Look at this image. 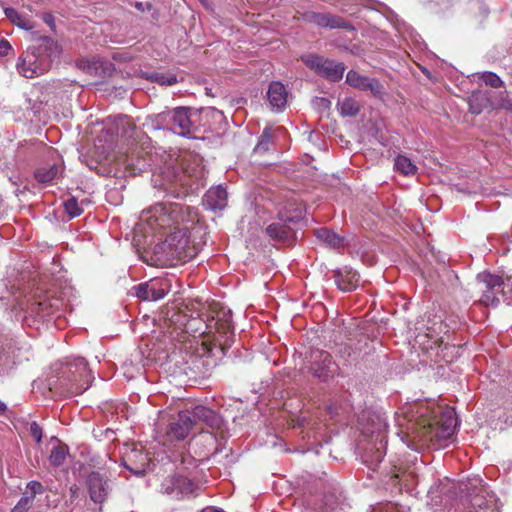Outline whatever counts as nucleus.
<instances>
[{"mask_svg":"<svg viewBox=\"0 0 512 512\" xmlns=\"http://www.w3.org/2000/svg\"><path fill=\"white\" fill-rule=\"evenodd\" d=\"M198 221L197 210L180 203H157L141 213L137 224L145 236L174 227L163 242L155 245L154 253L159 260L183 261L194 258L197 249L189 238V224Z\"/></svg>","mask_w":512,"mask_h":512,"instance_id":"f257e3e1","label":"nucleus"},{"mask_svg":"<svg viewBox=\"0 0 512 512\" xmlns=\"http://www.w3.org/2000/svg\"><path fill=\"white\" fill-rule=\"evenodd\" d=\"M395 420L400 430L397 433L408 447L411 442L439 449L453 436L457 419L452 408L430 402L406 404L396 412Z\"/></svg>","mask_w":512,"mask_h":512,"instance_id":"f03ea898","label":"nucleus"},{"mask_svg":"<svg viewBox=\"0 0 512 512\" xmlns=\"http://www.w3.org/2000/svg\"><path fill=\"white\" fill-rule=\"evenodd\" d=\"M222 426L221 417L212 409L198 405L192 409L180 411L166 430L169 441H182L192 432L203 431L205 427L218 430Z\"/></svg>","mask_w":512,"mask_h":512,"instance_id":"7ed1b4c3","label":"nucleus"},{"mask_svg":"<svg viewBox=\"0 0 512 512\" xmlns=\"http://www.w3.org/2000/svg\"><path fill=\"white\" fill-rule=\"evenodd\" d=\"M60 54L58 44L49 37L40 38L16 64L17 71L25 78H35L49 70L53 58Z\"/></svg>","mask_w":512,"mask_h":512,"instance_id":"20e7f679","label":"nucleus"},{"mask_svg":"<svg viewBox=\"0 0 512 512\" xmlns=\"http://www.w3.org/2000/svg\"><path fill=\"white\" fill-rule=\"evenodd\" d=\"M468 498L462 501L460 512H500L494 493L488 491L479 477L468 479Z\"/></svg>","mask_w":512,"mask_h":512,"instance_id":"39448f33","label":"nucleus"},{"mask_svg":"<svg viewBox=\"0 0 512 512\" xmlns=\"http://www.w3.org/2000/svg\"><path fill=\"white\" fill-rule=\"evenodd\" d=\"M62 379L66 382L69 392L81 394L86 391L94 380L87 361L82 357L68 358L62 370Z\"/></svg>","mask_w":512,"mask_h":512,"instance_id":"423d86ee","label":"nucleus"},{"mask_svg":"<svg viewBox=\"0 0 512 512\" xmlns=\"http://www.w3.org/2000/svg\"><path fill=\"white\" fill-rule=\"evenodd\" d=\"M506 109L512 110V101L508 98L506 92L499 95L493 91H476L469 97V111L472 114L479 115L488 109Z\"/></svg>","mask_w":512,"mask_h":512,"instance_id":"0eeeda50","label":"nucleus"},{"mask_svg":"<svg viewBox=\"0 0 512 512\" xmlns=\"http://www.w3.org/2000/svg\"><path fill=\"white\" fill-rule=\"evenodd\" d=\"M302 59L306 66L314 70L321 77L332 82H337L343 77L345 66L341 62L326 59L315 54L304 56Z\"/></svg>","mask_w":512,"mask_h":512,"instance_id":"6e6552de","label":"nucleus"},{"mask_svg":"<svg viewBox=\"0 0 512 512\" xmlns=\"http://www.w3.org/2000/svg\"><path fill=\"white\" fill-rule=\"evenodd\" d=\"M191 109L186 107H177L161 115L163 121L170 125V130L174 133L190 137L192 133Z\"/></svg>","mask_w":512,"mask_h":512,"instance_id":"1a4fd4ad","label":"nucleus"},{"mask_svg":"<svg viewBox=\"0 0 512 512\" xmlns=\"http://www.w3.org/2000/svg\"><path fill=\"white\" fill-rule=\"evenodd\" d=\"M346 83L354 89L369 91L378 99H383L386 95L385 88L378 79L362 75L355 70L348 71L346 75Z\"/></svg>","mask_w":512,"mask_h":512,"instance_id":"9d476101","label":"nucleus"},{"mask_svg":"<svg viewBox=\"0 0 512 512\" xmlns=\"http://www.w3.org/2000/svg\"><path fill=\"white\" fill-rule=\"evenodd\" d=\"M477 280L483 286V296L480 299V302L487 306H496L499 303L498 295L502 291V277L488 272H484L478 274Z\"/></svg>","mask_w":512,"mask_h":512,"instance_id":"9b49d317","label":"nucleus"},{"mask_svg":"<svg viewBox=\"0 0 512 512\" xmlns=\"http://www.w3.org/2000/svg\"><path fill=\"white\" fill-rule=\"evenodd\" d=\"M303 21L307 23L314 24L321 28H329V29H348L352 30L353 26L343 19L340 16H336L330 13H322V12H314L307 11L300 15L299 17Z\"/></svg>","mask_w":512,"mask_h":512,"instance_id":"f8f14e48","label":"nucleus"},{"mask_svg":"<svg viewBox=\"0 0 512 512\" xmlns=\"http://www.w3.org/2000/svg\"><path fill=\"white\" fill-rule=\"evenodd\" d=\"M86 486L90 499L97 504H102L112 491L110 480L99 472H91L86 478Z\"/></svg>","mask_w":512,"mask_h":512,"instance_id":"ddd939ff","label":"nucleus"},{"mask_svg":"<svg viewBox=\"0 0 512 512\" xmlns=\"http://www.w3.org/2000/svg\"><path fill=\"white\" fill-rule=\"evenodd\" d=\"M195 484L184 476H169L161 484V492L175 499L193 494Z\"/></svg>","mask_w":512,"mask_h":512,"instance_id":"4468645a","label":"nucleus"},{"mask_svg":"<svg viewBox=\"0 0 512 512\" xmlns=\"http://www.w3.org/2000/svg\"><path fill=\"white\" fill-rule=\"evenodd\" d=\"M311 371L314 376L325 381L333 372L334 362L331 355L322 350H315L311 352Z\"/></svg>","mask_w":512,"mask_h":512,"instance_id":"2eb2a0df","label":"nucleus"},{"mask_svg":"<svg viewBox=\"0 0 512 512\" xmlns=\"http://www.w3.org/2000/svg\"><path fill=\"white\" fill-rule=\"evenodd\" d=\"M207 328L212 332L218 333L217 340L221 345H227L233 335V327L230 317L225 313H217L208 320Z\"/></svg>","mask_w":512,"mask_h":512,"instance_id":"dca6fc26","label":"nucleus"},{"mask_svg":"<svg viewBox=\"0 0 512 512\" xmlns=\"http://www.w3.org/2000/svg\"><path fill=\"white\" fill-rule=\"evenodd\" d=\"M333 278L338 289L342 292H351L355 290L360 282V275L348 266L334 270Z\"/></svg>","mask_w":512,"mask_h":512,"instance_id":"f3484780","label":"nucleus"},{"mask_svg":"<svg viewBox=\"0 0 512 512\" xmlns=\"http://www.w3.org/2000/svg\"><path fill=\"white\" fill-rule=\"evenodd\" d=\"M135 295L142 300L157 301L167 294V287L163 283L151 281L141 283L134 288Z\"/></svg>","mask_w":512,"mask_h":512,"instance_id":"a211bd4d","label":"nucleus"},{"mask_svg":"<svg viewBox=\"0 0 512 512\" xmlns=\"http://www.w3.org/2000/svg\"><path fill=\"white\" fill-rule=\"evenodd\" d=\"M267 98L273 110L281 111L287 105L288 92L281 82L275 81L269 85Z\"/></svg>","mask_w":512,"mask_h":512,"instance_id":"6ab92c4d","label":"nucleus"},{"mask_svg":"<svg viewBox=\"0 0 512 512\" xmlns=\"http://www.w3.org/2000/svg\"><path fill=\"white\" fill-rule=\"evenodd\" d=\"M227 191L222 186L209 189L203 199L204 205L213 211L222 210L227 205Z\"/></svg>","mask_w":512,"mask_h":512,"instance_id":"aec40b11","label":"nucleus"},{"mask_svg":"<svg viewBox=\"0 0 512 512\" xmlns=\"http://www.w3.org/2000/svg\"><path fill=\"white\" fill-rule=\"evenodd\" d=\"M266 232L270 238L280 241L289 242L294 235L293 229L282 220L273 222L267 226Z\"/></svg>","mask_w":512,"mask_h":512,"instance_id":"412c9836","label":"nucleus"},{"mask_svg":"<svg viewBox=\"0 0 512 512\" xmlns=\"http://www.w3.org/2000/svg\"><path fill=\"white\" fill-rule=\"evenodd\" d=\"M63 170L61 165L53 164L49 167H42L36 170L35 178L38 182L46 184L52 182L62 174Z\"/></svg>","mask_w":512,"mask_h":512,"instance_id":"4be33fe9","label":"nucleus"},{"mask_svg":"<svg viewBox=\"0 0 512 512\" xmlns=\"http://www.w3.org/2000/svg\"><path fill=\"white\" fill-rule=\"evenodd\" d=\"M338 110L343 117H353L360 111L358 102L351 97H346L337 104Z\"/></svg>","mask_w":512,"mask_h":512,"instance_id":"5701e85b","label":"nucleus"},{"mask_svg":"<svg viewBox=\"0 0 512 512\" xmlns=\"http://www.w3.org/2000/svg\"><path fill=\"white\" fill-rule=\"evenodd\" d=\"M395 169L405 176L414 175L416 173V165L406 156L398 155L394 162Z\"/></svg>","mask_w":512,"mask_h":512,"instance_id":"b1692460","label":"nucleus"},{"mask_svg":"<svg viewBox=\"0 0 512 512\" xmlns=\"http://www.w3.org/2000/svg\"><path fill=\"white\" fill-rule=\"evenodd\" d=\"M316 237L327 245L338 248L342 245L343 239L326 228L316 230Z\"/></svg>","mask_w":512,"mask_h":512,"instance_id":"393cba45","label":"nucleus"},{"mask_svg":"<svg viewBox=\"0 0 512 512\" xmlns=\"http://www.w3.org/2000/svg\"><path fill=\"white\" fill-rule=\"evenodd\" d=\"M6 16L11 20L12 23L17 25L18 27L31 30L34 28L33 22L27 17L18 13L15 9L8 8L5 10Z\"/></svg>","mask_w":512,"mask_h":512,"instance_id":"a878e982","label":"nucleus"},{"mask_svg":"<svg viewBox=\"0 0 512 512\" xmlns=\"http://www.w3.org/2000/svg\"><path fill=\"white\" fill-rule=\"evenodd\" d=\"M67 452V447L62 444L54 446L49 455L50 464L55 467L61 466L66 460Z\"/></svg>","mask_w":512,"mask_h":512,"instance_id":"bb28decb","label":"nucleus"},{"mask_svg":"<svg viewBox=\"0 0 512 512\" xmlns=\"http://www.w3.org/2000/svg\"><path fill=\"white\" fill-rule=\"evenodd\" d=\"M149 79L164 86H172L177 83V77L174 74L154 72L149 76Z\"/></svg>","mask_w":512,"mask_h":512,"instance_id":"cd10ccee","label":"nucleus"},{"mask_svg":"<svg viewBox=\"0 0 512 512\" xmlns=\"http://www.w3.org/2000/svg\"><path fill=\"white\" fill-rule=\"evenodd\" d=\"M65 212L70 218H75L83 213V208L76 198L71 197L64 202Z\"/></svg>","mask_w":512,"mask_h":512,"instance_id":"c85d7f7f","label":"nucleus"},{"mask_svg":"<svg viewBox=\"0 0 512 512\" xmlns=\"http://www.w3.org/2000/svg\"><path fill=\"white\" fill-rule=\"evenodd\" d=\"M52 304L48 300L40 301L34 304V307L32 308V311L37 314V316L41 318H45L50 316L52 308Z\"/></svg>","mask_w":512,"mask_h":512,"instance_id":"c756f323","label":"nucleus"},{"mask_svg":"<svg viewBox=\"0 0 512 512\" xmlns=\"http://www.w3.org/2000/svg\"><path fill=\"white\" fill-rule=\"evenodd\" d=\"M481 79L486 85H489L493 88H499L503 86V81L493 72H484L481 75Z\"/></svg>","mask_w":512,"mask_h":512,"instance_id":"7c9ffc66","label":"nucleus"},{"mask_svg":"<svg viewBox=\"0 0 512 512\" xmlns=\"http://www.w3.org/2000/svg\"><path fill=\"white\" fill-rule=\"evenodd\" d=\"M384 455H385L384 443H383V437H381V439H380V447L376 448V451H375L374 455L372 456L371 460H369L368 459V455H366L364 461L366 463L370 462L371 465H375L376 466V465H378L382 461Z\"/></svg>","mask_w":512,"mask_h":512,"instance_id":"2f4dec72","label":"nucleus"},{"mask_svg":"<svg viewBox=\"0 0 512 512\" xmlns=\"http://www.w3.org/2000/svg\"><path fill=\"white\" fill-rule=\"evenodd\" d=\"M33 505L31 496L23 495L11 512H27Z\"/></svg>","mask_w":512,"mask_h":512,"instance_id":"473e14b6","label":"nucleus"},{"mask_svg":"<svg viewBox=\"0 0 512 512\" xmlns=\"http://www.w3.org/2000/svg\"><path fill=\"white\" fill-rule=\"evenodd\" d=\"M271 129L265 128L263 134L255 148L256 151H266L269 148V143L271 140Z\"/></svg>","mask_w":512,"mask_h":512,"instance_id":"72a5a7b5","label":"nucleus"},{"mask_svg":"<svg viewBox=\"0 0 512 512\" xmlns=\"http://www.w3.org/2000/svg\"><path fill=\"white\" fill-rule=\"evenodd\" d=\"M42 492H43V486L40 482L30 481L26 486L24 495L31 496V500L34 501L35 495L42 493Z\"/></svg>","mask_w":512,"mask_h":512,"instance_id":"f704fd0d","label":"nucleus"},{"mask_svg":"<svg viewBox=\"0 0 512 512\" xmlns=\"http://www.w3.org/2000/svg\"><path fill=\"white\" fill-rule=\"evenodd\" d=\"M30 433L32 437L36 440V442H41L42 440V428L36 423L33 422L30 425Z\"/></svg>","mask_w":512,"mask_h":512,"instance_id":"c9c22d12","label":"nucleus"},{"mask_svg":"<svg viewBox=\"0 0 512 512\" xmlns=\"http://www.w3.org/2000/svg\"><path fill=\"white\" fill-rule=\"evenodd\" d=\"M114 123H115V125L117 126V128H118L119 126L124 127V126H126V125H129V124H130V119H129L127 116H122V115H120V116H116V117L114 118ZM115 133H116V134H119V133H125V130H123L122 132H120V131L117 129V130L115 131Z\"/></svg>","mask_w":512,"mask_h":512,"instance_id":"e433bc0d","label":"nucleus"},{"mask_svg":"<svg viewBox=\"0 0 512 512\" xmlns=\"http://www.w3.org/2000/svg\"><path fill=\"white\" fill-rule=\"evenodd\" d=\"M11 50H12V46L10 45V43L5 39H1L0 40V56L8 55Z\"/></svg>","mask_w":512,"mask_h":512,"instance_id":"4c0bfd02","label":"nucleus"},{"mask_svg":"<svg viewBox=\"0 0 512 512\" xmlns=\"http://www.w3.org/2000/svg\"><path fill=\"white\" fill-rule=\"evenodd\" d=\"M134 7L138 11L144 13L152 9V4L150 2H135Z\"/></svg>","mask_w":512,"mask_h":512,"instance_id":"58836bf2","label":"nucleus"},{"mask_svg":"<svg viewBox=\"0 0 512 512\" xmlns=\"http://www.w3.org/2000/svg\"><path fill=\"white\" fill-rule=\"evenodd\" d=\"M199 2L202 4V6L208 10V11H212L213 10V7H212V3L210 0H199Z\"/></svg>","mask_w":512,"mask_h":512,"instance_id":"ea45409f","label":"nucleus"},{"mask_svg":"<svg viewBox=\"0 0 512 512\" xmlns=\"http://www.w3.org/2000/svg\"><path fill=\"white\" fill-rule=\"evenodd\" d=\"M7 410V405L0 401V414H3Z\"/></svg>","mask_w":512,"mask_h":512,"instance_id":"a19ab883","label":"nucleus"},{"mask_svg":"<svg viewBox=\"0 0 512 512\" xmlns=\"http://www.w3.org/2000/svg\"><path fill=\"white\" fill-rule=\"evenodd\" d=\"M393 509H394V507L392 505L385 506V512H392Z\"/></svg>","mask_w":512,"mask_h":512,"instance_id":"79ce46f5","label":"nucleus"},{"mask_svg":"<svg viewBox=\"0 0 512 512\" xmlns=\"http://www.w3.org/2000/svg\"><path fill=\"white\" fill-rule=\"evenodd\" d=\"M276 131H277L278 133H282V132H284V128H283V127H278V128L276 129Z\"/></svg>","mask_w":512,"mask_h":512,"instance_id":"37998d69","label":"nucleus"}]
</instances>
